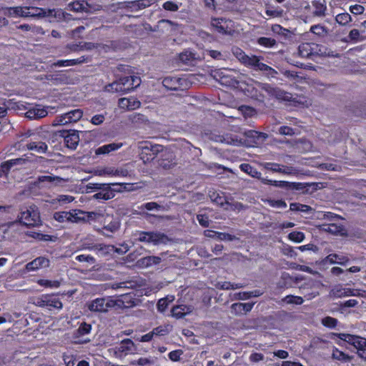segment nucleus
Wrapping results in <instances>:
<instances>
[{"label": "nucleus", "mask_w": 366, "mask_h": 366, "mask_svg": "<svg viewBox=\"0 0 366 366\" xmlns=\"http://www.w3.org/2000/svg\"><path fill=\"white\" fill-rule=\"evenodd\" d=\"M138 241L158 245L160 244H165L167 237L162 233L154 232H142L138 237Z\"/></svg>", "instance_id": "obj_6"}, {"label": "nucleus", "mask_w": 366, "mask_h": 366, "mask_svg": "<svg viewBox=\"0 0 366 366\" xmlns=\"http://www.w3.org/2000/svg\"><path fill=\"white\" fill-rule=\"evenodd\" d=\"M70 217L69 212H57L54 214V219L59 222H69Z\"/></svg>", "instance_id": "obj_49"}, {"label": "nucleus", "mask_w": 366, "mask_h": 366, "mask_svg": "<svg viewBox=\"0 0 366 366\" xmlns=\"http://www.w3.org/2000/svg\"><path fill=\"white\" fill-rule=\"evenodd\" d=\"M6 108L9 110L22 112L27 109V104L22 102H15L14 99H11L7 102Z\"/></svg>", "instance_id": "obj_33"}, {"label": "nucleus", "mask_w": 366, "mask_h": 366, "mask_svg": "<svg viewBox=\"0 0 366 366\" xmlns=\"http://www.w3.org/2000/svg\"><path fill=\"white\" fill-rule=\"evenodd\" d=\"M318 45L313 43H302L298 47L299 55L308 58L317 53Z\"/></svg>", "instance_id": "obj_13"}, {"label": "nucleus", "mask_w": 366, "mask_h": 366, "mask_svg": "<svg viewBox=\"0 0 366 366\" xmlns=\"http://www.w3.org/2000/svg\"><path fill=\"white\" fill-rule=\"evenodd\" d=\"M104 229L110 232H117L120 226V222L117 218H114L112 216L107 215L104 222Z\"/></svg>", "instance_id": "obj_23"}, {"label": "nucleus", "mask_w": 366, "mask_h": 366, "mask_svg": "<svg viewBox=\"0 0 366 366\" xmlns=\"http://www.w3.org/2000/svg\"><path fill=\"white\" fill-rule=\"evenodd\" d=\"M255 85V89L257 90L265 92L268 95L272 97H274L278 100L287 102H295V98L292 94L285 92L279 88L272 87L269 84L257 82Z\"/></svg>", "instance_id": "obj_2"}, {"label": "nucleus", "mask_w": 366, "mask_h": 366, "mask_svg": "<svg viewBox=\"0 0 366 366\" xmlns=\"http://www.w3.org/2000/svg\"><path fill=\"white\" fill-rule=\"evenodd\" d=\"M162 259L157 256H147L139 259L137 262V266L139 268H147L154 265L159 264Z\"/></svg>", "instance_id": "obj_16"}, {"label": "nucleus", "mask_w": 366, "mask_h": 366, "mask_svg": "<svg viewBox=\"0 0 366 366\" xmlns=\"http://www.w3.org/2000/svg\"><path fill=\"white\" fill-rule=\"evenodd\" d=\"M84 61V59H66V60H59L54 64L56 66H69L80 64Z\"/></svg>", "instance_id": "obj_40"}, {"label": "nucleus", "mask_w": 366, "mask_h": 366, "mask_svg": "<svg viewBox=\"0 0 366 366\" xmlns=\"http://www.w3.org/2000/svg\"><path fill=\"white\" fill-rule=\"evenodd\" d=\"M79 137L78 132L72 131L64 136V143L66 146L71 149H75L79 144Z\"/></svg>", "instance_id": "obj_21"}, {"label": "nucleus", "mask_w": 366, "mask_h": 366, "mask_svg": "<svg viewBox=\"0 0 366 366\" xmlns=\"http://www.w3.org/2000/svg\"><path fill=\"white\" fill-rule=\"evenodd\" d=\"M37 181L39 184H42V186L48 187L61 186L66 182L65 179L54 175L39 176L37 178Z\"/></svg>", "instance_id": "obj_10"}, {"label": "nucleus", "mask_w": 366, "mask_h": 366, "mask_svg": "<svg viewBox=\"0 0 366 366\" xmlns=\"http://www.w3.org/2000/svg\"><path fill=\"white\" fill-rule=\"evenodd\" d=\"M36 305L39 307H47L49 308H54L61 310L63 307L62 302L58 297L53 295H43L36 300Z\"/></svg>", "instance_id": "obj_9"}, {"label": "nucleus", "mask_w": 366, "mask_h": 366, "mask_svg": "<svg viewBox=\"0 0 366 366\" xmlns=\"http://www.w3.org/2000/svg\"><path fill=\"white\" fill-rule=\"evenodd\" d=\"M288 238L290 240L295 242H302L305 239V234L302 232H292L289 234Z\"/></svg>", "instance_id": "obj_53"}, {"label": "nucleus", "mask_w": 366, "mask_h": 366, "mask_svg": "<svg viewBox=\"0 0 366 366\" xmlns=\"http://www.w3.org/2000/svg\"><path fill=\"white\" fill-rule=\"evenodd\" d=\"M349 41H352L354 43H357L361 40L360 39V33L358 29H352L348 35Z\"/></svg>", "instance_id": "obj_60"}, {"label": "nucleus", "mask_w": 366, "mask_h": 366, "mask_svg": "<svg viewBox=\"0 0 366 366\" xmlns=\"http://www.w3.org/2000/svg\"><path fill=\"white\" fill-rule=\"evenodd\" d=\"M75 259L80 262H87L90 264H93L95 263V259L91 256V255H87V254H79V255H77L76 257H75Z\"/></svg>", "instance_id": "obj_58"}, {"label": "nucleus", "mask_w": 366, "mask_h": 366, "mask_svg": "<svg viewBox=\"0 0 366 366\" xmlns=\"http://www.w3.org/2000/svg\"><path fill=\"white\" fill-rule=\"evenodd\" d=\"M195 58V54L190 51H184L179 54L180 61L185 64L191 63Z\"/></svg>", "instance_id": "obj_46"}, {"label": "nucleus", "mask_w": 366, "mask_h": 366, "mask_svg": "<svg viewBox=\"0 0 366 366\" xmlns=\"http://www.w3.org/2000/svg\"><path fill=\"white\" fill-rule=\"evenodd\" d=\"M350 11L355 15L363 14L365 11L364 6L360 4L351 5L349 8Z\"/></svg>", "instance_id": "obj_62"}, {"label": "nucleus", "mask_w": 366, "mask_h": 366, "mask_svg": "<svg viewBox=\"0 0 366 366\" xmlns=\"http://www.w3.org/2000/svg\"><path fill=\"white\" fill-rule=\"evenodd\" d=\"M322 323L325 327L334 328L337 324V320L332 317H326L322 320Z\"/></svg>", "instance_id": "obj_59"}, {"label": "nucleus", "mask_w": 366, "mask_h": 366, "mask_svg": "<svg viewBox=\"0 0 366 366\" xmlns=\"http://www.w3.org/2000/svg\"><path fill=\"white\" fill-rule=\"evenodd\" d=\"M134 347V342L130 339H126L122 341L121 344L116 347L117 352L127 354L133 351Z\"/></svg>", "instance_id": "obj_28"}, {"label": "nucleus", "mask_w": 366, "mask_h": 366, "mask_svg": "<svg viewBox=\"0 0 366 366\" xmlns=\"http://www.w3.org/2000/svg\"><path fill=\"white\" fill-rule=\"evenodd\" d=\"M92 249L97 251V253L99 255H105L114 251V246L113 245H104V244H96L93 246Z\"/></svg>", "instance_id": "obj_36"}, {"label": "nucleus", "mask_w": 366, "mask_h": 366, "mask_svg": "<svg viewBox=\"0 0 366 366\" xmlns=\"http://www.w3.org/2000/svg\"><path fill=\"white\" fill-rule=\"evenodd\" d=\"M123 146V143L122 142H113L108 144H104L102 147H98L95 150V154L97 155L100 154H107L112 152L117 151L122 148Z\"/></svg>", "instance_id": "obj_19"}, {"label": "nucleus", "mask_w": 366, "mask_h": 366, "mask_svg": "<svg viewBox=\"0 0 366 366\" xmlns=\"http://www.w3.org/2000/svg\"><path fill=\"white\" fill-rule=\"evenodd\" d=\"M74 197L68 194H59L56 197L51 199L49 202L51 204H59L61 206L69 204L74 200Z\"/></svg>", "instance_id": "obj_29"}, {"label": "nucleus", "mask_w": 366, "mask_h": 366, "mask_svg": "<svg viewBox=\"0 0 366 366\" xmlns=\"http://www.w3.org/2000/svg\"><path fill=\"white\" fill-rule=\"evenodd\" d=\"M290 209L292 211H300L305 213H307L312 210V208L310 206L300 203H291L290 205Z\"/></svg>", "instance_id": "obj_48"}, {"label": "nucleus", "mask_w": 366, "mask_h": 366, "mask_svg": "<svg viewBox=\"0 0 366 366\" xmlns=\"http://www.w3.org/2000/svg\"><path fill=\"white\" fill-rule=\"evenodd\" d=\"M128 80L125 79V77L119 79L117 81H113L105 86L104 90L107 92L110 93H118L123 94L130 92L129 86L127 85Z\"/></svg>", "instance_id": "obj_7"}, {"label": "nucleus", "mask_w": 366, "mask_h": 366, "mask_svg": "<svg viewBox=\"0 0 366 366\" xmlns=\"http://www.w3.org/2000/svg\"><path fill=\"white\" fill-rule=\"evenodd\" d=\"M264 168L267 170H269L273 172H278L285 175H297L298 174V170L290 166H285L274 162H267L264 164Z\"/></svg>", "instance_id": "obj_8"}, {"label": "nucleus", "mask_w": 366, "mask_h": 366, "mask_svg": "<svg viewBox=\"0 0 366 366\" xmlns=\"http://www.w3.org/2000/svg\"><path fill=\"white\" fill-rule=\"evenodd\" d=\"M92 326L89 324H87L86 322H83L80 325L77 330L76 331V337H83L87 334H89L91 332Z\"/></svg>", "instance_id": "obj_42"}, {"label": "nucleus", "mask_w": 366, "mask_h": 366, "mask_svg": "<svg viewBox=\"0 0 366 366\" xmlns=\"http://www.w3.org/2000/svg\"><path fill=\"white\" fill-rule=\"evenodd\" d=\"M88 5L89 4L87 3H85L83 1H76L70 3L69 4V8L70 10L74 11L76 12L86 11H87L86 6Z\"/></svg>", "instance_id": "obj_38"}, {"label": "nucleus", "mask_w": 366, "mask_h": 366, "mask_svg": "<svg viewBox=\"0 0 366 366\" xmlns=\"http://www.w3.org/2000/svg\"><path fill=\"white\" fill-rule=\"evenodd\" d=\"M19 222L27 227H37L41 224L40 212L36 205H30L23 210L19 216Z\"/></svg>", "instance_id": "obj_1"}, {"label": "nucleus", "mask_w": 366, "mask_h": 366, "mask_svg": "<svg viewBox=\"0 0 366 366\" xmlns=\"http://www.w3.org/2000/svg\"><path fill=\"white\" fill-rule=\"evenodd\" d=\"M182 6V3L176 1H166L162 4V8L169 12H177Z\"/></svg>", "instance_id": "obj_35"}, {"label": "nucleus", "mask_w": 366, "mask_h": 366, "mask_svg": "<svg viewBox=\"0 0 366 366\" xmlns=\"http://www.w3.org/2000/svg\"><path fill=\"white\" fill-rule=\"evenodd\" d=\"M335 21L340 25L345 26L347 24H349L350 21H352V17L347 12L341 13L336 16Z\"/></svg>", "instance_id": "obj_41"}, {"label": "nucleus", "mask_w": 366, "mask_h": 366, "mask_svg": "<svg viewBox=\"0 0 366 366\" xmlns=\"http://www.w3.org/2000/svg\"><path fill=\"white\" fill-rule=\"evenodd\" d=\"M98 193L94 194L93 198L95 199L108 200L114 197V192L111 189L108 184H106Z\"/></svg>", "instance_id": "obj_25"}, {"label": "nucleus", "mask_w": 366, "mask_h": 366, "mask_svg": "<svg viewBox=\"0 0 366 366\" xmlns=\"http://www.w3.org/2000/svg\"><path fill=\"white\" fill-rule=\"evenodd\" d=\"M240 169L242 171L249 174L252 177H255L257 179H260L261 177V173L258 172L256 169H254L249 164H242L240 165Z\"/></svg>", "instance_id": "obj_37"}, {"label": "nucleus", "mask_w": 366, "mask_h": 366, "mask_svg": "<svg viewBox=\"0 0 366 366\" xmlns=\"http://www.w3.org/2000/svg\"><path fill=\"white\" fill-rule=\"evenodd\" d=\"M312 6L314 9L312 12L314 16L319 17L325 16V11L327 10L325 0H313L312 1Z\"/></svg>", "instance_id": "obj_20"}, {"label": "nucleus", "mask_w": 366, "mask_h": 366, "mask_svg": "<svg viewBox=\"0 0 366 366\" xmlns=\"http://www.w3.org/2000/svg\"><path fill=\"white\" fill-rule=\"evenodd\" d=\"M310 31L318 36H322L326 32L325 27L320 24L312 26Z\"/></svg>", "instance_id": "obj_64"}, {"label": "nucleus", "mask_w": 366, "mask_h": 366, "mask_svg": "<svg viewBox=\"0 0 366 366\" xmlns=\"http://www.w3.org/2000/svg\"><path fill=\"white\" fill-rule=\"evenodd\" d=\"M117 305V300L110 297L97 298L88 303V308L92 312H106Z\"/></svg>", "instance_id": "obj_4"}, {"label": "nucleus", "mask_w": 366, "mask_h": 366, "mask_svg": "<svg viewBox=\"0 0 366 366\" xmlns=\"http://www.w3.org/2000/svg\"><path fill=\"white\" fill-rule=\"evenodd\" d=\"M24 162V160L21 158L18 159H13L8 160L6 162H3L0 166V171L4 174H6L9 172V171L11 169V168L19 164Z\"/></svg>", "instance_id": "obj_34"}, {"label": "nucleus", "mask_w": 366, "mask_h": 366, "mask_svg": "<svg viewBox=\"0 0 366 366\" xmlns=\"http://www.w3.org/2000/svg\"><path fill=\"white\" fill-rule=\"evenodd\" d=\"M219 141L221 142L231 144L234 146H240L243 144V142L242 139H238L237 136L232 135V134H226L224 136L220 137Z\"/></svg>", "instance_id": "obj_31"}, {"label": "nucleus", "mask_w": 366, "mask_h": 366, "mask_svg": "<svg viewBox=\"0 0 366 366\" xmlns=\"http://www.w3.org/2000/svg\"><path fill=\"white\" fill-rule=\"evenodd\" d=\"M162 84L166 88H167L168 89H170V90H175L177 88L176 79H173V78H170V77L164 78L162 81Z\"/></svg>", "instance_id": "obj_56"}, {"label": "nucleus", "mask_w": 366, "mask_h": 366, "mask_svg": "<svg viewBox=\"0 0 366 366\" xmlns=\"http://www.w3.org/2000/svg\"><path fill=\"white\" fill-rule=\"evenodd\" d=\"M97 46L95 45V44L94 43H92V42H86V43H84V44L81 45V46H79V45H73L72 46H71L70 48L74 50V51H76V50H92L94 48H96Z\"/></svg>", "instance_id": "obj_57"}, {"label": "nucleus", "mask_w": 366, "mask_h": 366, "mask_svg": "<svg viewBox=\"0 0 366 366\" xmlns=\"http://www.w3.org/2000/svg\"><path fill=\"white\" fill-rule=\"evenodd\" d=\"M46 16H53L61 20L64 18V12L61 9H47Z\"/></svg>", "instance_id": "obj_55"}, {"label": "nucleus", "mask_w": 366, "mask_h": 366, "mask_svg": "<svg viewBox=\"0 0 366 366\" xmlns=\"http://www.w3.org/2000/svg\"><path fill=\"white\" fill-rule=\"evenodd\" d=\"M282 301L287 304L299 305L303 303L304 300L300 296L287 295L282 299Z\"/></svg>", "instance_id": "obj_43"}, {"label": "nucleus", "mask_w": 366, "mask_h": 366, "mask_svg": "<svg viewBox=\"0 0 366 366\" xmlns=\"http://www.w3.org/2000/svg\"><path fill=\"white\" fill-rule=\"evenodd\" d=\"M37 283L40 286L49 288H58L60 286V282L58 280H39Z\"/></svg>", "instance_id": "obj_44"}, {"label": "nucleus", "mask_w": 366, "mask_h": 366, "mask_svg": "<svg viewBox=\"0 0 366 366\" xmlns=\"http://www.w3.org/2000/svg\"><path fill=\"white\" fill-rule=\"evenodd\" d=\"M236 239L234 235L228 233L217 232V239L222 241H233Z\"/></svg>", "instance_id": "obj_63"}, {"label": "nucleus", "mask_w": 366, "mask_h": 366, "mask_svg": "<svg viewBox=\"0 0 366 366\" xmlns=\"http://www.w3.org/2000/svg\"><path fill=\"white\" fill-rule=\"evenodd\" d=\"M48 109H54L51 107H42L41 105H36L32 108L28 109L26 112V117L30 119H39L43 117H45L48 114Z\"/></svg>", "instance_id": "obj_12"}, {"label": "nucleus", "mask_w": 366, "mask_h": 366, "mask_svg": "<svg viewBox=\"0 0 366 366\" xmlns=\"http://www.w3.org/2000/svg\"><path fill=\"white\" fill-rule=\"evenodd\" d=\"M69 212L71 214L69 222H78L80 221L86 220V212H82L81 210H72Z\"/></svg>", "instance_id": "obj_39"}, {"label": "nucleus", "mask_w": 366, "mask_h": 366, "mask_svg": "<svg viewBox=\"0 0 366 366\" xmlns=\"http://www.w3.org/2000/svg\"><path fill=\"white\" fill-rule=\"evenodd\" d=\"M233 55L242 63L244 64L248 55H247L241 49L238 47L232 48Z\"/></svg>", "instance_id": "obj_52"}, {"label": "nucleus", "mask_w": 366, "mask_h": 366, "mask_svg": "<svg viewBox=\"0 0 366 366\" xmlns=\"http://www.w3.org/2000/svg\"><path fill=\"white\" fill-rule=\"evenodd\" d=\"M139 148L144 151H150L154 156L163 151V147L160 144H152L149 142H141L139 145Z\"/></svg>", "instance_id": "obj_24"}, {"label": "nucleus", "mask_w": 366, "mask_h": 366, "mask_svg": "<svg viewBox=\"0 0 366 366\" xmlns=\"http://www.w3.org/2000/svg\"><path fill=\"white\" fill-rule=\"evenodd\" d=\"M95 174L98 176H126L127 172L115 169L112 167H107L102 169H97Z\"/></svg>", "instance_id": "obj_26"}, {"label": "nucleus", "mask_w": 366, "mask_h": 366, "mask_svg": "<svg viewBox=\"0 0 366 366\" xmlns=\"http://www.w3.org/2000/svg\"><path fill=\"white\" fill-rule=\"evenodd\" d=\"M26 147L28 149L35 151L39 154L45 153L48 148L46 143L41 142H31L26 144Z\"/></svg>", "instance_id": "obj_30"}, {"label": "nucleus", "mask_w": 366, "mask_h": 366, "mask_svg": "<svg viewBox=\"0 0 366 366\" xmlns=\"http://www.w3.org/2000/svg\"><path fill=\"white\" fill-rule=\"evenodd\" d=\"M243 64L253 69L254 70L260 71V66L259 65H263L264 63L260 62V57L252 55L247 56Z\"/></svg>", "instance_id": "obj_27"}, {"label": "nucleus", "mask_w": 366, "mask_h": 366, "mask_svg": "<svg viewBox=\"0 0 366 366\" xmlns=\"http://www.w3.org/2000/svg\"><path fill=\"white\" fill-rule=\"evenodd\" d=\"M121 109L126 110H134L140 107L141 102L136 98L132 97L129 98H121L118 102Z\"/></svg>", "instance_id": "obj_14"}, {"label": "nucleus", "mask_w": 366, "mask_h": 366, "mask_svg": "<svg viewBox=\"0 0 366 366\" xmlns=\"http://www.w3.org/2000/svg\"><path fill=\"white\" fill-rule=\"evenodd\" d=\"M194 307L191 305H177L172 309V315L177 319L184 317L192 312Z\"/></svg>", "instance_id": "obj_18"}, {"label": "nucleus", "mask_w": 366, "mask_h": 366, "mask_svg": "<svg viewBox=\"0 0 366 366\" xmlns=\"http://www.w3.org/2000/svg\"><path fill=\"white\" fill-rule=\"evenodd\" d=\"M172 329L170 325H161L153 329L154 335L163 336L167 335Z\"/></svg>", "instance_id": "obj_50"}, {"label": "nucleus", "mask_w": 366, "mask_h": 366, "mask_svg": "<svg viewBox=\"0 0 366 366\" xmlns=\"http://www.w3.org/2000/svg\"><path fill=\"white\" fill-rule=\"evenodd\" d=\"M357 291L353 289L343 287L342 285H335L330 292V295L333 298H342L345 297L355 296Z\"/></svg>", "instance_id": "obj_11"}, {"label": "nucleus", "mask_w": 366, "mask_h": 366, "mask_svg": "<svg viewBox=\"0 0 366 366\" xmlns=\"http://www.w3.org/2000/svg\"><path fill=\"white\" fill-rule=\"evenodd\" d=\"M49 265V260L44 257H39L29 262L26 265L28 271H34L42 267H47Z\"/></svg>", "instance_id": "obj_17"}, {"label": "nucleus", "mask_w": 366, "mask_h": 366, "mask_svg": "<svg viewBox=\"0 0 366 366\" xmlns=\"http://www.w3.org/2000/svg\"><path fill=\"white\" fill-rule=\"evenodd\" d=\"M340 340H343L353 345L357 350L358 355L363 359H366V339L346 333H340L337 335Z\"/></svg>", "instance_id": "obj_3"}, {"label": "nucleus", "mask_w": 366, "mask_h": 366, "mask_svg": "<svg viewBox=\"0 0 366 366\" xmlns=\"http://www.w3.org/2000/svg\"><path fill=\"white\" fill-rule=\"evenodd\" d=\"M257 42L259 45L267 48L273 47L276 44V41L274 39L268 37H260Z\"/></svg>", "instance_id": "obj_51"}, {"label": "nucleus", "mask_w": 366, "mask_h": 366, "mask_svg": "<svg viewBox=\"0 0 366 366\" xmlns=\"http://www.w3.org/2000/svg\"><path fill=\"white\" fill-rule=\"evenodd\" d=\"M28 6L9 7L4 9V14L13 18L27 17Z\"/></svg>", "instance_id": "obj_15"}, {"label": "nucleus", "mask_w": 366, "mask_h": 366, "mask_svg": "<svg viewBox=\"0 0 366 366\" xmlns=\"http://www.w3.org/2000/svg\"><path fill=\"white\" fill-rule=\"evenodd\" d=\"M259 66H260V71L265 72L268 76L275 77V75L277 74V72L274 69L267 66L265 64H264L263 65H259Z\"/></svg>", "instance_id": "obj_61"}, {"label": "nucleus", "mask_w": 366, "mask_h": 366, "mask_svg": "<svg viewBox=\"0 0 366 366\" xmlns=\"http://www.w3.org/2000/svg\"><path fill=\"white\" fill-rule=\"evenodd\" d=\"M82 110L79 109H76L56 117L54 120L52 125L56 127L60 125H66L71 123H75L78 122L82 117Z\"/></svg>", "instance_id": "obj_5"}, {"label": "nucleus", "mask_w": 366, "mask_h": 366, "mask_svg": "<svg viewBox=\"0 0 366 366\" xmlns=\"http://www.w3.org/2000/svg\"><path fill=\"white\" fill-rule=\"evenodd\" d=\"M174 297L172 296L171 298L169 300V297L162 298L160 299L157 302V310L160 312H163L166 310L169 305V302H171L174 300Z\"/></svg>", "instance_id": "obj_45"}, {"label": "nucleus", "mask_w": 366, "mask_h": 366, "mask_svg": "<svg viewBox=\"0 0 366 366\" xmlns=\"http://www.w3.org/2000/svg\"><path fill=\"white\" fill-rule=\"evenodd\" d=\"M126 80H128L127 85L129 86V90L139 86L141 84V79L137 76H124Z\"/></svg>", "instance_id": "obj_47"}, {"label": "nucleus", "mask_w": 366, "mask_h": 366, "mask_svg": "<svg viewBox=\"0 0 366 366\" xmlns=\"http://www.w3.org/2000/svg\"><path fill=\"white\" fill-rule=\"evenodd\" d=\"M224 21L223 19H212L211 21V25L216 28L217 31L219 33H226V29L224 26L222 24V23Z\"/></svg>", "instance_id": "obj_54"}, {"label": "nucleus", "mask_w": 366, "mask_h": 366, "mask_svg": "<svg viewBox=\"0 0 366 366\" xmlns=\"http://www.w3.org/2000/svg\"><path fill=\"white\" fill-rule=\"evenodd\" d=\"M324 264H338L340 265H345L348 262L349 259L347 257L339 255L337 254H330L327 255L324 259H323Z\"/></svg>", "instance_id": "obj_22"}, {"label": "nucleus", "mask_w": 366, "mask_h": 366, "mask_svg": "<svg viewBox=\"0 0 366 366\" xmlns=\"http://www.w3.org/2000/svg\"><path fill=\"white\" fill-rule=\"evenodd\" d=\"M27 10V17H34V18H41L44 17L46 15L47 9L34 7V6H28Z\"/></svg>", "instance_id": "obj_32"}]
</instances>
